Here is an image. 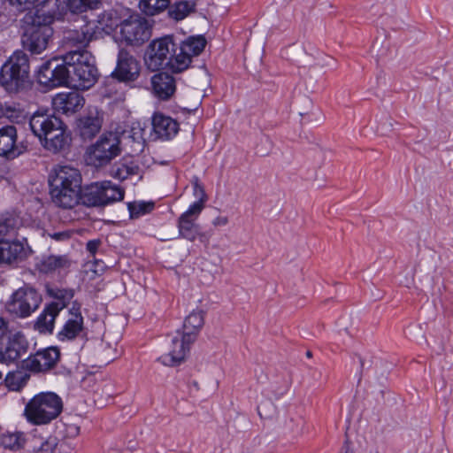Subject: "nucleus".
<instances>
[{"instance_id": "nucleus-1", "label": "nucleus", "mask_w": 453, "mask_h": 453, "mask_svg": "<svg viewBox=\"0 0 453 453\" xmlns=\"http://www.w3.org/2000/svg\"><path fill=\"white\" fill-rule=\"evenodd\" d=\"M65 10V4L61 0H44L42 8L34 14H27L23 19L21 42L32 54H41L48 47L53 35L50 24L59 19Z\"/></svg>"}, {"instance_id": "nucleus-2", "label": "nucleus", "mask_w": 453, "mask_h": 453, "mask_svg": "<svg viewBox=\"0 0 453 453\" xmlns=\"http://www.w3.org/2000/svg\"><path fill=\"white\" fill-rule=\"evenodd\" d=\"M29 126L43 148L50 152H60L69 145L66 126L53 114L36 111L30 118Z\"/></svg>"}, {"instance_id": "nucleus-3", "label": "nucleus", "mask_w": 453, "mask_h": 453, "mask_svg": "<svg viewBox=\"0 0 453 453\" xmlns=\"http://www.w3.org/2000/svg\"><path fill=\"white\" fill-rule=\"evenodd\" d=\"M148 69L155 72L167 69L173 73H181L187 69V62L180 60L177 44L172 36L153 40L148 46L145 57Z\"/></svg>"}, {"instance_id": "nucleus-4", "label": "nucleus", "mask_w": 453, "mask_h": 453, "mask_svg": "<svg viewBox=\"0 0 453 453\" xmlns=\"http://www.w3.org/2000/svg\"><path fill=\"white\" fill-rule=\"evenodd\" d=\"M65 63L71 69L70 88L76 90L90 88L97 80V69L93 56L87 50H70Z\"/></svg>"}, {"instance_id": "nucleus-5", "label": "nucleus", "mask_w": 453, "mask_h": 453, "mask_svg": "<svg viewBox=\"0 0 453 453\" xmlns=\"http://www.w3.org/2000/svg\"><path fill=\"white\" fill-rule=\"evenodd\" d=\"M63 410L61 398L55 393H39L25 406L24 416L35 426L47 425L57 418Z\"/></svg>"}, {"instance_id": "nucleus-6", "label": "nucleus", "mask_w": 453, "mask_h": 453, "mask_svg": "<svg viewBox=\"0 0 453 453\" xmlns=\"http://www.w3.org/2000/svg\"><path fill=\"white\" fill-rule=\"evenodd\" d=\"M30 83L29 60L27 55L15 51L0 70V85L10 93H17Z\"/></svg>"}, {"instance_id": "nucleus-7", "label": "nucleus", "mask_w": 453, "mask_h": 453, "mask_svg": "<svg viewBox=\"0 0 453 453\" xmlns=\"http://www.w3.org/2000/svg\"><path fill=\"white\" fill-rule=\"evenodd\" d=\"M122 151L120 136L118 133L103 134L85 152L88 165L102 168L109 165Z\"/></svg>"}, {"instance_id": "nucleus-8", "label": "nucleus", "mask_w": 453, "mask_h": 453, "mask_svg": "<svg viewBox=\"0 0 453 453\" xmlns=\"http://www.w3.org/2000/svg\"><path fill=\"white\" fill-rule=\"evenodd\" d=\"M194 189L195 192L199 193L201 196L198 201L193 203L189 208L180 216L178 219L179 234L180 237L190 242L198 239L202 243L207 245L209 242L208 234L202 233L199 226L196 223L204 207L206 196L203 188L198 185V183H195Z\"/></svg>"}, {"instance_id": "nucleus-9", "label": "nucleus", "mask_w": 453, "mask_h": 453, "mask_svg": "<svg viewBox=\"0 0 453 453\" xmlns=\"http://www.w3.org/2000/svg\"><path fill=\"white\" fill-rule=\"evenodd\" d=\"M41 303L42 296L38 291L26 285L11 295L5 308L17 318L26 319L39 308Z\"/></svg>"}, {"instance_id": "nucleus-10", "label": "nucleus", "mask_w": 453, "mask_h": 453, "mask_svg": "<svg viewBox=\"0 0 453 453\" xmlns=\"http://www.w3.org/2000/svg\"><path fill=\"white\" fill-rule=\"evenodd\" d=\"M38 82L49 88L60 86L70 87L71 69L65 63V55L62 61L52 58L42 65L37 74Z\"/></svg>"}, {"instance_id": "nucleus-11", "label": "nucleus", "mask_w": 453, "mask_h": 453, "mask_svg": "<svg viewBox=\"0 0 453 453\" xmlns=\"http://www.w3.org/2000/svg\"><path fill=\"white\" fill-rule=\"evenodd\" d=\"M120 35L128 44L139 45L143 43L150 37L147 19L138 15L131 16L121 22Z\"/></svg>"}, {"instance_id": "nucleus-12", "label": "nucleus", "mask_w": 453, "mask_h": 453, "mask_svg": "<svg viewBox=\"0 0 453 453\" xmlns=\"http://www.w3.org/2000/svg\"><path fill=\"white\" fill-rule=\"evenodd\" d=\"M111 75L119 81H134L140 75V64L133 55L121 49L118 54L116 68Z\"/></svg>"}, {"instance_id": "nucleus-13", "label": "nucleus", "mask_w": 453, "mask_h": 453, "mask_svg": "<svg viewBox=\"0 0 453 453\" xmlns=\"http://www.w3.org/2000/svg\"><path fill=\"white\" fill-rule=\"evenodd\" d=\"M195 341H188V335L177 332L173 337L169 351L159 357V360L165 365L175 366L181 364L189 351L190 345Z\"/></svg>"}, {"instance_id": "nucleus-14", "label": "nucleus", "mask_w": 453, "mask_h": 453, "mask_svg": "<svg viewBox=\"0 0 453 453\" xmlns=\"http://www.w3.org/2000/svg\"><path fill=\"white\" fill-rule=\"evenodd\" d=\"M59 357L60 351L57 347L46 348L25 359L23 366L31 372H45L57 365Z\"/></svg>"}, {"instance_id": "nucleus-15", "label": "nucleus", "mask_w": 453, "mask_h": 453, "mask_svg": "<svg viewBox=\"0 0 453 453\" xmlns=\"http://www.w3.org/2000/svg\"><path fill=\"white\" fill-rule=\"evenodd\" d=\"M29 253L30 248L25 239L0 238V265L22 261Z\"/></svg>"}, {"instance_id": "nucleus-16", "label": "nucleus", "mask_w": 453, "mask_h": 453, "mask_svg": "<svg viewBox=\"0 0 453 453\" xmlns=\"http://www.w3.org/2000/svg\"><path fill=\"white\" fill-rule=\"evenodd\" d=\"M81 174L80 171L69 165H58L50 176V187H81Z\"/></svg>"}, {"instance_id": "nucleus-17", "label": "nucleus", "mask_w": 453, "mask_h": 453, "mask_svg": "<svg viewBox=\"0 0 453 453\" xmlns=\"http://www.w3.org/2000/svg\"><path fill=\"white\" fill-rule=\"evenodd\" d=\"M17 128L4 126L0 128V156L13 159L24 151L22 145L17 143Z\"/></svg>"}, {"instance_id": "nucleus-18", "label": "nucleus", "mask_w": 453, "mask_h": 453, "mask_svg": "<svg viewBox=\"0 0 453 453\" xmlns=\"http://www.w3.org/2000/svg\"><path fill=\"white\" fill-rule=\"evenodd\" d=\"M52 105L56 111L70 115L83 107L84 98L77 91L59 93L53 97Z\"/></svg>"}, {"instance_id": "nucleus-19", "label": "nucleus", "mask_w": 453, "mask_h": 453, "mask_svg": "<svg viewBox=\"0 0 453 453\" xmlns=\"http://www.w3.org/2000/svg\"><path fill=\"white\" fill-rule=\"evenodd\" d=\"M27 351V343L24 337L16 334L9 339L6 344H4L0 339V362L9 365L20 358L22 354Z\"/></svg>"}, {"instance_id": "nucleus-20", "label": "nucleus", "mask_w": 453, "mask_h": 453, "mask_svg": "<svg viewBox=\"0 0 453 453\" xmlns=\"http://www.w3.org/2000/svg\"><path fill=\"white\" fill-rule=\"evenodd\" d=\"M81 187H50L52 202L60 208L72 209L80 203Z\"/></svg>"}, {"instance_id": "nucleus-21", "label": "nucleus", "mask_w": 453, "mask_h": 453, "mask_svg": "<svg viewBox=\"0 0 453 453\" xmlns=\"http://www.w3.org/2000/svg\"><path fill=\"white\" fill-rule=\"evenodd\" d=\"M152 92L156 97L165 101L170 99L176 91L175 79L167 73H158L151 78Z\"/></svg>"}, {"instance_id": "nucleus-22", "label": "nucleus", "mask_w": 453, "mask_h": 453, "mask_svg": "<svg viewBox=\"0 0 453 453\" xmlns=\"http://www.w3.org/2000/svg\"><path fill=\"white\" fill-rule=\"evenodd\" d=\"M152 129L157 138L169 140L178 133L179 124L171 117L155 113L152 118Z\"/></svg>"}, {"instance_id": "nucleus-23", "label": "nucleus", "mask_w": 453, "mask_h": 453, "mask_svg": "<svg viewBox=\"0 0 453 453\" xmlns=\"http://www.w3.org/2000/svg\"><path fill=\"white\" fill-rule=\"evenodd\" d=\"M103 119L99 113L89 111L87 115L81 117L78 120L77 128L80 135L84 140H90L99 133L102 127Z\"/></svg>"}, {"instance_id": "nucleus-24", "label": "nucleus", "mask_w": 453, "mask_h": 453, "mask_svg": "<svg viewBox=\"0 0 453 453\" xmlns=\"http://www.w3.org/2000/svg\"><path fill=\"white\" fill-rule=\"evenodd\" d=\"M65 307V303H51L37 318L35 328L40 333H51L54 322L59 311Z\"/></svg>"}, {"instance_id": "nucleus-25", "label": "nucleus", "mask_w": 453, "mask_h": 453, "mask_svg": "<svg viewBox=\"0 0 453 453\" xmlns=\"http://www.w3.org/2000/svg\"><path fill=\"white\" fill-rule=\"evenodd\" d=\"M80 202L88 207L104 206L103 181L94 182L81 188Z\"/></svg>"}, {"instance_id": "nucleus-26", "label": "nucleus", "mask_w": 453, "mask_h": 453, "mask_svg": "<svg viewBox=\"0 0 453 453\" xmlns=\"http://www.w3.org/2000/svg\"><path fill=\"white\" fill-rule=\"evenodd\" d=\"M206 41L203 36L189 37L180 44H177L180 59L183 58L187 62V68L191 63L194 56H198L204 49Z\"/></svg>"}, {"instance_id": "nucleus-27", "label": "nucleus", "mask_w": 453, "mask_h": 453, "mask_svg": "<svg viewBox=\"0 0 453 453\" xmlns=\"http://www.w3.org/2000/svg\"><path fill=\"white\" fill-rule=\"evenodd\" d=\"M83 329V317L79 309L75 312H71V317L65 323L62 330L58 334L59 341H71L75 339Z\"/></svg>"}, {"instance_id": "nucleus-28", "label": "nucleus", "mask_w": 453, "mask_h": 453, "mask_svg": "<svg viewBox=\"0 0 453 453\" xmlns=\"http://www.w3.org/2000/svg\"><path fill=\"white\" fill-rule=\"evenodd\" d=\"M139 173L140 166L131 157H124L111 169V176L121 181Z\"/></svg>"}, {"instance_id": "nucleus-29", "label": "nucleus", "mask_w": 453, "mask_h": 453, "mask_svg": "<svg viewBox=\"0 0 453 453\" xmlns=\"http://www.w3.org/2000/svg\"><path fill=\"white\" fill-rule=\"evenodd\" d=\"M204 323V316L202 311H192L183 324V334L188 335V341H196L198 332Z\"/></svg>"}, {"instance_id": "nucleus-30", "label": "nucleus", "mask_w": 453, "mask_h": 453, "mask_svg": "<svg viewBox=\"0 0 453 453\" xmlns=\"http://www.w3.org/2000/svg\"><path fill=\"white\" fill-rule=\"evenodd\" d=\"M91 38L92 34L87 28L67 31L64 37L66 46L77 48L75 50H85L84 48L88 44Z\"/></svg>"}, {"instance_id": "nucleus-31", "label": "nucleus", "mask_w": 453, "mask_h": 453, "mask_svg": "<svg viewBox=\"0 0 453 453\" xmlns=\"http://www.w3.org/2000/svg\"><path fill=\"white\" fill-rule=\"evenodd\" d=\"M168 15L176 21L182 20L196 10L193 1H180L168 7Z\"/></svg>"}, {"instance_id": "nucleus-32", "label": "nucleus", "mask_w": 453, "mask_h": 453, "mask_svg": "<svg viewBox=\"0 0 453 453\" xmlns=\"http://www.w3.org/2000/svg\"><path fill=\"white\" fill-rule=\"evenodd\" d=\"M70 260L66 256L51 255L42 261L41 270L43 273L60 271L70 266Z\"/></svg>"}, {"instance_id": "nucleus-33", "label": "nucleus", "mask_w": 453, "mask_h": 453, "mask_svg": "<svg viewBox=\"0 0 453 453\" xmlns=\"http://www.w3.org/2000/svg\"><path fill=\"white\" fill-rule=\"evenodd\" d=\"M170 0H140L139 8L148 16H154L167 9Z\"/></svg>"}, {"instance_id": "nucleus-34", "label": "nucleus", "mask_w": 453, "mask_h": 453, "mask_svg": "<svg viewBox=\"0 0 453 453\" xmlns=\"http://www.w3.org/2000/svg\"><path fill=\"white\" fill-rule=\"evenodd\" d=\"M1 445L11 450H19L23 448L25 444V438L22 433H5L0 438Z\"/></svg>"}, {"instance_id": "nucleus-35", "label": "nucleus", "mask_w": 453, "mask_h": 453, "mask_svg": "<svg viewBox=\"0 0 453 453\" xmlns=\"http://www.w3.org/2000/svg\"><path fill=\"white\" fill-rule=\"evenodd\" d=\"M104 186V205L121 201L124 198V190L116 185H113L110 180L103 181Z\"/></svg>"}, {"instance_id": "nucleus-36", "label": "nucleus", "mask_w": 453, "mask_h": 453, "mask_svg": "<svg viewBox=\"0 0 453 453\" xmlns=\"http://www.w3.org/2000/svg\"><path fill=\"white\" fill-rule=\"evenodd\" d=\"M4 382L10 390L19 391L24 387L26 380L21 372H9L4 379Z\"/></svg>"}, {"instance_id": "nucleus-37", "label": "nucleus", "mask_w": 453, "mask_h": 453, "mask_svg": "<svg viewBox=\"0 0 453 453\" xmlns=\"http://www.w3.org/2000/svg\"><path fill=\"white\" fill-rule=\"evenodd\" d=\"M58 445V439L55 436H49L42 441L38 447H35V453H54Z\"/></svg>"}, {"instance_id": "nucleus-38", "label": "nucleus", "mask_w": 453, "mask_h": 453, "mask_svg": "<svg viewBox=\"0 0 453 453\" xmlns=\"http://www.w3.org/2000/svg\"><path fill=\"white\" fill-rule=\"evenodd\" d=\"M17 220L14 218L0 216V238L16 228Z\"/></svg>"}, {"instance_id": "nucleus-39", "label": "nucleus", "mask_w": 453, "mask_h": 453, "mask_svg": "<svg viewBox=\"0 0 453 453\" xmlns=\"http://www.w3.org/2000/svg\"><path fill=\"white\" fill-rule=\"evenodd\" d=\"M12 6L18 7L20 11L30 10L35 7L39 0H9Z\"/></svg>"}, {"instance_id": "nucleus-40", "label": "nucleus", "mask_w": 453, "mask_h": 453, "mask_svg": "<svg viewBox=\"0 0 453 453\" xmlns=\"http://www.w3.org/2000/svg\"><path fill=\"white\" fill-rule=\"evenodd\" d=\"M19 110H17L16 108L11 106H6L5 108H4L2 104L0 103V118L2 116H5L8 119H18L19 117Z\"/></svg>"}, {"instance_id": "nucleus-41", "label": "nucleus", "mask_w": 453, "mask_h": 453, "mask_svg": "<svg viewBox=\"0 0 453 453\" xmlns=\"http://www.w3.org/2000/svg\"><path fill=\"white\" fill-rule=\"evenodd\" d=\"M73 296V294L71 290H57L55 294V297L58 300L56 303H65L71 300Z\"/></svg>"}, {"instance_id": "nucleus-42", "label": "nucleus", "mask_w": 453, "mask_h": 453, "mask_svg": "<svg viewBox=\"0 0 453 453\" xmlns=\"http://www.w3.org/2000/svg\"><path fill=\"white\" fill-rule=\"evenodd\" d=\"M100 245L101 241L99 239H94L87 242L86 249L92 256H94L98 250Z\"/></svg>"}, {"instance_id": "nucleus-43", "label": "nucleus", "mask_w": 453, "mask_h": 453, "mask_svg": "<svg viewBox=\"0 0 453 453\" xmlns=\"http://www.w3.org/2000/svg\"><path fill=\"white\" fill-rule=\"evenodd\" d=\"M71 234L69 232H58L50 234V237L56 241H65L70 238Z\"/></svg>"}, {"instance_id": "nucleus-44", "label": "nucleus", "mask_w": 453, "mask_h": 453, "mask_svg": "<svg viewBox=\"0 0 453 453\" xmlns=\"http://www.w3.org/2000/svg\"><path fill=\"white\" fill-rule=\"evenodd\" d=\"M228 223V219L226 217H222V216H219V217H217L216 219H213L212 221V224L215 226H226V224Z\"/></svg>"}, {"instance_id": "nucleus-45", "label": "nucleus", "mask_w": 453, "mask_h": 453, "mask_svg": "<svg viewBox=\"0 0 453 453\" xmlns=\"http://www.w3.org/2000/svg\"><path fill=\"white\" fill-rule=\"evenodd\" d=\"M81 1L84 5H88L89 7H92V5L97 2V0H81Z\"/></svg>"}, {"instance_id": "nucleus-46", "label": "nucleus", "mask_w": 453, "mask_h": 453, "mask_svg": "<svg viewBox=\"0 0 453 453\" xmlns=\"http://www.w3.org/2000/svg\"><path fill=\"white\" fill-rule=\"evenodd\" d=\"M341 453H352V452L349 450V446L347 444H345L342 447Z\"/></svg>"}, {"instance_id": "nucleus-47", "label": "nucleus", "mask_w": 453, "mask_h": 453, "mask_svg": "<svg viewBox=\"0 0 453 453\" xmlns=\"http://www.w3.org/2000/svg\"><path fill=\"white\" fill-rule=\"evenodd\" d=\"M146 212L145 205H141L138 213L144 214Z\"/></svg>"}, {"instance_id": "nucleus-48", "label": "nucleus", "mask_w": 453, "mask_h": 453, "mask_svg": "<svg viewBox=\"0 0 453 453\" xmlns=\"http://www.w3.org/2000/svg\"><path fill=\"white\" fill-rule=\"evenodd\" d=\"M4 326V320L0 317V329Z\"/></svg>"}, {"instance_id": "nucleus-49", "label": "nucleus", "mask_w": 453, "mask_h": 453, "mask_svg": "<svg viewBox=\"0 0 453 453\" xmlns=\"http://www.w3.org/2000/svg\"><path fill=\"white\" fill-rule=\"evenodd\" d=\"M311 353L310 351L307 352V357H311Z\"/></svg>"}, {"instance_id": "nucleus-50", "label": "nucleus", "mask_w": 453, "mask_h": 453, "mask_svg": "<svg viewBox=\"0 0 453 453\" xmlns=\"http://www.w3.org/2000/svg\"><path fill=\"white\" fill-rule=\"evenodd\" d=\"M2 376H3V373H2V372L0 371V380L2 379Z\"/></svg>"}]
</instances>
